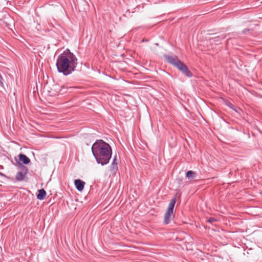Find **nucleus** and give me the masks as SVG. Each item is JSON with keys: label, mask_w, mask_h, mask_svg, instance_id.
<instances>
[{"label": "nucleus", "mask_w": 262, "mask_h": 262, "mask_svg": "<svg viewBox=\"0 0 262 262\" xmlns=\"http://www.w3.org/2000/svg\"><path fill=\"white\" fill-rule=\"evenodd\" d=\"M26 174L24 173L23 172L18 171L16 173L15 179L17 181L20 182L24 180Z\"/></svg>", "instance_id": "nucleus-9"}, {"label": "nucleus", "mask_w": 262, "mask_h": 262, "mask_svg": "<svg viewBox=\"0 0 262 262\" xmlns=\"http://www.w3.org/2000/svg\"><path fill=\"white\" fill-rule=\"evenodd\" d=\"M207 221L211 224H213L214 222H216L217 220L213 217H210L208 219Z\"/></svg>", "instance_id": "nucleus-13"}, {"label": "nucleus", "mask_w": 262, "mask_h": 262, "mask_svg": "<svg viewBox=\"0 0 262 262\" xmlns=\"http://www.w3.org/2000/svg\"><path fill=\"white\" fill-rule=\"evenodd\" d=\"M15 160L16 162H17V163L19 164L20 165V169L21 170V172H23L24 173L27 174L28 171V169L27 167L22 165L21 163L20 162H19V161H18L16 158H15Z\"/></svg>", "instance_id": "nucleus-10"}, {"label": "nucleus", "mask_w": 262, "mask_h": 262, "mask_svg": "<svg viewBox=\"0 0 262 262\" xmlns=\"http://www.w3.org/2000/svg\"><path fill=\"white\" fill-rule=\"evenodd\" d=\"M77 64V57L69 49L58 56L56 63L58 72L64 76L72 74L75 70Z\"/></svg>", "instance_id": "nucleus-1"}, {"label": "nucleus", "mask_w": 262, "mask_h": 262, "mask_svg": "<svg viewBox=\"0 0 262 262\" xmlns=\"http://www.w3.org/2000/svg\"><path fill=\"white\" fill-rule=\"evenodd\" d=\"M249 31H250L249 29H244L242 31V33H244V34H245V33H246L247 32H248Z\"/></svg>", "instance_id": "nucleus-15"}, {"label": "nucleus", "mask_w": 262, "mask_h": 262, "mask_svg": "<svg viewBox=\"0 0 262 262\" xmlns=\"http://www.w3.org/2000/svg\"><path fill=\"white\" fill-rule=\"evenodd\" d=\"M91 150L97 163L103 166L108 163L112 155L110 144L102 140H97L92 145Z\"/></svg>", "instance_id": "nucleus-2"}, {"label": "nucleus", "mask_w": 262, "mask_h": 262, "mask_svg": "<svg viewBox=\"0 0 262 262\" xmlns=\"http://www.w3.org/2000/svg\"><path fill=\"white\" fill-rule=\"evenodd\" d=\"M38 193L37 194V199L39 200H43L47 194L46 191L43 189H39L38 191Z\"/></svg>", "instance_id": "nucleus-7"}, {"label": "nucleus", "mask_w": 262, "mask_h": 262, "mask_svg": "<svg viewBox=\"0 0 262 262\" xmlns=\"http://www.w3.org/2000/svg\"><path fill=\"white\" fill-rule=\"evenodd\" d=\"M0 176H4L5 174L0 172Z\"/></svg>", "instance_id": "nucleus-17"}, {"label": "nucleus", "mask_w": 262, "mask_h": 262, "mask_svg": "<svg viewBox=\"0 0 262 262\" xmlns=\"http://www.w3.org/2000/svg\"><path fill=\"white\" fill-rule=\"evenodd\" d=\"M226 105L231 108L232 110H234L236 112H238V110H239V108L234 105L232 103H231L230 102H227L226 103Z\"/></svg>", "instance_id": "nucleus-12"}, {"label": "nucleus", "mask_w": 262, "mask_h": 262, "mask_svg": "<svg viewBox=\"0 0 262 262\" xmlns=\"http://www.w3.org/2000/svg\"><path fill=\"white\" fill-rule=\"evenodd\" d=\"M176 199L173 198L171 200L168 208L166 211L164 217V223L166 225L169 224L174 219V214L173 213L174 207L176 204Z\"/></svg>", "instance_id": "nucleus-4"}, {"label": "nucleus", "mask_w": 262, "mask_h": 262, "mask_svg": "<svg viewBox=\"0 0 262 262\" xmlns=\"http://www.w3.org/2000/svg\"><path fill=\"white\" fill-rule=\"evenodd\" d=\"M18 161L21 162L24 164H28L30 162V159L25 155L20 154L19 155Z\"/></svg>", "instance_id": "nucleus-6"}, {"label": "nucleus", "mask_w": 262, "mask_h": 262, "mask_svg": "<svg viewBox=\"0 0 262 262\" xmlns=\"http://www.w3.org/2000/svg\"><path fill=\"white\" fill-rule=\"evenodd\" d=\"M118 169V164L117 162V157L116 156L114 157L113 162L111 164L110 170L111 171H116Z\"/></svg>", "instance_id": "nucleus-8"}, {"label": "nucleus", "mask_w": 262, "mask_h": 262, "mask_svg": "<svg viewBox=\"0 0 262 262\" xmlns=\"http://www.w3.org/2000/svg\"><path fill=\"white\" fill-rule=\"evenodd\" d=\"M74 184L77 190L81 191L84 189L85 182L80 179H76L74 181Z\"/></svg>", "instance_id": "nucleus-5"}, {"label": "nucleus", "mask_w": 262, "mask_h": 262, "mask_svg": "<svg viewBox=\"0 0 262 262\" xmlns=\"http://www.w3.org/2000/svg\"><path fill=\"white\" fill-rule=\"evenodd\" d=\"M3 78L2 76L1 75V74H0V84H1V85L3 84Z\"/></svg>", "instance_id": "nucleus-14"}, {"label": "nucleus", "mask_w": 262, "mask_h": 262, "mask_svg": "<svg viewBox=\"0 0 262 262\" xmlns=\"http://www.w3.org/2000/svg\"><path fill=\"white\" fill-rule=\"evenodd\" d=\"M186 176L188 179H193L195 178L196 174L193 171L189 170L186 172Z\"/></svg>", "instance_id": "nucleus-11"}, {"label": "nucleus", "mask_w": 262, "mask_h": 262, "mask_svg": "<svg viewBox=\"0 0 262 262\" xmlns=\"http://www.w3.org/2000/svg\"><path fill=\"white\" fill-rule=\"evenodd\" d=\"M148 40L147 39L144 38L142 40V42H147Z\"/></svg>", "instance_id": "nucleus-16"}, {"label": "nucleus", "mask_w": 262, "mask_h": 262, "mask_svg": "<svg viewBox=\"0 0 262 262\" xmlns=\"http://www.w3.org/2000/svg\"><path fill=\"white\" fill-rule=\"evenodd\" d=\"M164 57L169 63L176 67L186 76L189 78L192 77L193 74L188 69L187 66L180 61L177 56L165 55Z\"/></svg>", "instance_id": "nucleus-3"}]
</instances>
